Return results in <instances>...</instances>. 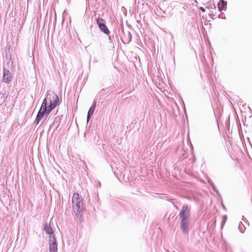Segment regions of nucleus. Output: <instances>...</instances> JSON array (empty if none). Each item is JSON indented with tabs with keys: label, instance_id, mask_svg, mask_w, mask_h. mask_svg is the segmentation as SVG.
I'll list each match as a JSON object with an SVG mask.
<instances>
[{
	"label": "nucleus",
	"instance_id": "1",
	"mask_svg": "<svg viewBox=\"0 0 252 252\" xmlns=\"http://www.w3.org/2000/svg\"><path fill=\"white\" fill-rule=\"evenodd\" d=\"M72 204L73 210L76 216L79 219H82L84 211V207L82 199L80 197L78 193L76 192L73 194Z\"/></svg>",
	"mask_w": 252,
	"mask_h": 252
},
{
	"label": "nucleus",
	"instance_id": "2",
	"mask_svg": "<svg viewBox=\"0 0 252 252\" xmlns=\"http://www.w3.org/2000/svg\"><path fill=\"white\" fill-rule=\"evenodd\" d=\"M59 104V98L57 94L53 92H48L43 100L42 105L51 111Z\"/></svg>",
	"mask_w": 252,
	"mask_h": 252
},
{
	"label": "nucleus",
	"instance_id": "3",
	"mask_svg": "<svg viewBox=\"0 0 252 252\" xmlns=\"http://www.w3.org/2000/svg\"><path fill=\"white\" fill-rule=\"evenodd\" d=\"M179 216L181 220L189 221V219L190 216V212L187 206H183L182 210L179 213Z\"/></svg>",
	"mask_w": 252,
	"mask_h": 252
},
{
	"label": "nucleus",
	"instance_id": "4",
	"mask_svg": "<svg viewBox=\"0 0 252 252\" xmlns=\"http://www.w3.org/2000/svg\"><path fill=\"white\" fill-rule=\"evenodd\" d=\"M51 111L48 110V109L44 107V105H41L40 109L37 115L35 121L38 124L41 119L43 117L45 113L49 114Z\"/></svg>",
	"mask_w": 252,
	"mask_h": 252
},
{
	"label": "nucleus",
	"instance_id": "5",
	"mask_svg": "<svg viewBox=\"0 0 252 252\" xmlns=\"http://www.w3.org/2000/svg\"><path fill=\"white\" fill-rule=\"evenodd\" d=\"M96 22L100 30L102 32L106 34L109 33V31L105 24L104 23V20L102 18H98Z\"/></svg>",
	"mask_w": 252,
	"mask_h": 252
},
{
	"label": "nucleus",
	"instance_id": "6",
	"mask_svg": "<svg viewBox=\"0 0 252 252\" xmlns=\"http://www.w3.org/2000/svg\"><path fill=\"white\" fill-rule=\"evenodd\" d=\"M50 252H57V244L55 237L53 236L49 239Z\"/></svg>",
	"mask_w": 252,
	"mask_h": 252
},
{
	"label": "nucleus",
	"instance_id": "7",
	"mask_svg": "<svg viewBox=\"0 0 252 252\" xmlns=\"http://www.w3.org/2000/svg\"><path fill=\"white\" fill-rule=\"evenodd\" d=\"M180 227L184 233H188L189 228V221L181 220Z\"/></svg>",
	"mask_w": 252,
	"mask_h": 252
},
{
	"label": "nucleus",
	"instance_id": "8",
	"mask_svg": "<svg viewBox=\"0 0 252 252\" xmlns=\"http://www.w3.org/2000/svg\"><path fill=\"white\" fill-rule=\"evenodd\" d=\"M11 75L9 70H4L3 81L6 83H8L11 81Z\"/></svg>",
	"mask_w": 252,
	"mask_h": 252
},
{
	"label": "nucleus",
	"instance_id": "9",
	"mask_svg": "<svg viewBox=\"0 0 252 252\" xmlns=\"http://www.w3.org/2000/svg\"><path fill=\"white\" fill-rule=\"evenodd\" d=\"M44 229L46 233L49 235L50 238H51L53 236L55 237L52 229L49 225L46 224Z\"/></svg>",
	"mask_w": 252,
	"mask_h": 252
},
{
	"label": "nucleus",
	"instance_id": "10",
	"mask_svg": "<svg viewBox=\"0 0 252 252\" xmlns=\"http://www.w3.org/2000/svg\"><path fill=\"white\" fill-rule=\"evenodd\" d=\"M227 2L223 0H220L218 4V7L220 11L225 10L226 8Z\"/></svg>",
	"mask_w": 252,
	"mask_h": 252
},
{
	"label": "nucleus",
	"instance_id": "11",
	"mask_svg": "<svg viewBox=\"0 0 252 252\" xmlns=\"http://www.w3.org/2000/svg\"><path fill=\"white\" fill-rule=\"evenodd\" d=\"M95 108V103L94 102L93 105L89 109L87 115V120L88 121L93 115Z\"/></svg>",
	"mask_w": 252,
	"mask_h": 252
},
{
	"label": "nucleus",
	"instance_id": "12",
	"mask_svg": "<svg viewBox=\"0 0 252 252\" xmlns=\"http://www.w3.org/2000/svg\"><path fill=\"white\" fill-rule=\"evenodd\" d=\"M200 9L203 12H204L205 11V9L202 7H200Z\"/></svg>",
	"mask_w": 252,
	"mask_h": 252
}]
</instances>
